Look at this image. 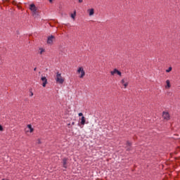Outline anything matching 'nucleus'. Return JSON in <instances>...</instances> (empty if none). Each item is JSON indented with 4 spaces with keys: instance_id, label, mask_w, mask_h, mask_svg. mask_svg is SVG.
I'll use <instances>...</instances> for the list:
<instances>
[{
    "instance_id": "1",
    "label": "nucleus",
    "mask_w": 180,
    "mask_h": 180,
    "mask_svg": "<svg viewBox=\"0 0 180 180\" xmlns=\"http://www.w3.org/2000/svg\"><path fill=\"white\" fill-rule=\"evenodd\" d=\"M30 10L31 11L34 18H37L39 16V11H37V7H36L34 4L30 5Z\"/></svg>"
},
{
    "instance_id": "2",
    "label": "nucleus",
    "mask_w": 180,
    "mask_h": 180,
    "mask_svg": "<svg viewBox=\"0 0 180 180\" xmlns=\"http://www.w3.org/2000/svg\"><path fill=\"white\" fill-rule=\"evenodd\" d=\"M55 80L56 81L57 84H64V78L63 77V76H61V73L58 72L56 73Z\"/></svg>"
},
{
    "instance_id": "3",
    "label": "nucleus",
    "mask_w": 180,
    "mask_h": 180,
    "mask_svg": "<svg viewBox=\"0 0 180 180\" xmlns=\"http://www.w3.org/2000/svg\"><path fill=\"white\" fill-rule=\"evenodd\" d=\"M120 84L124 86V89L129 86V80H127V78H123L122 79Z\"/></svg>"
},
{
    "instance_id": "4",
    "label": "nucleus",
    "mask_w": 180,
    "mask_h": 180,
    "mask_svg": "<svg viewBox=\"0 0 180 180\" xmlns=\"http://www.w3.org/2000/svg\"><path fill=\"white\" fill-rule=\"evenodd\" d=\"M77 72L80 74V75L79 76V78H84V77H85V71L84 70V68H79L77 70Z\"/></svg>"
},
{
    "instance_id": "5",
    "label": "nucleus",
    "mask_w": 180,
    "mask_h": 180,
    "mask_svg": "<svg viewBox=\"0 0 180 180\" xmlns=\"http://www.w3.org/2000/svg\"><path fill=\"white\" fill-rule=\"evenodd\" d=\"M54 39H56V37L53 35L48 37L47 44H53V41H54Z\"/></svg>"
},
{
    "instance_id": "6",
    "label": "nucleus",
    "mask_w": 180,
    "mask_h": 180,
    "mask_svg": "<svg viewBox=\"0 0 180 180\" xmlns=\"http://www.w3.org/2000/svg\"><path fill=\"white\" fill-rule=\"evenodd\" d=\"M111 75H115V74H117L120 77H122V72L119 71L117 69H114L113 71L110 72Z\"/></svg>"
},
{
    "instance_id": "7",
    "label": "nucleus",
    "mask_w": 180,
    "mask_h": 180,
    "mask_svg": "<svg viewBox=\"0 0 180 180\" xmlns=\"http://www.w3.org/2000/svg\"><path fill=\"white\" fill-rule=\"evenodd\" d=\"M41 81H42V86L44 88H46V85H47V78H46V77H43L41 76Z\"/></svg>"
},
{
    "instance_id": "8",
    "label": "nucleus",
    "mask_w": 180,
    "mask_h": 180,
    "mask_svg": "<svg viewBox=\"0 0 180 180\" xmlns=\"http://www.w3.org/2000/svg\"><path fill=\"white\" fill-rule=\"evenodd\" d=\"M162 117L163 119H165V120H169L170 119L169 113L167 112H163Z\"/></svg>"
},
{
    "instance_id": "9",
    "label": "nucleus",
    "mask_w": 180,
    "mask_h": 180,
    "mask_svg": "<svg viewBox=\"0 0 180 180\" xmlns=\"http://www.w3.org/2000/svg\"><path fill=\"white\" fill-rule=\"evenodd\" d=\"M27 129H29V130H27V133H28V131H30V133H33V131H34V129H33V127H32V124H28L27 126Z\"/></svg>"
},
{
    "instance_id": "10",
    "label": "nucleus",
    "mask_w": 180,
    "mask_h": 180,
    "mask_svg": "<svg viewBox=\"0 0 180 180\" xmlns=\"http://www.w3.org/2000/svg\"><path fill=\"white\" fill-rule=\"evenodd\" d=\"M67 161H68V159L67 158H63V168H67Z\"/></svg>"
},
{
    "instance_id": "11",
    "label": "nucleus",
    "mask_w": 180,
    "mask_h": 180,
    "mask_svg": "<svg viewBox=\"0 0 180 180\" xmlns=\"http://www.w3.org/2000/svg\"><path fill=\"white\" fill-rule=\"evenodd\" d=\"M85 122H86L85 117L82 116L81 118L80 124H82V126H84L86 123Z\"/></svg>"
},
{
    "instance_id": "12",
    "label": "nucleus",
    "mask_w": 180,
    "mask_h": 180,
    "mask_svg": "<svg viewBox=\"0 0 180 180\" xmlns=\"http://www.w3.org/2000/svg\"><path fill=\"white\" fill-rule=\"evenodd\" d=\"M89 16L94 15V13H95L94 8L89 9L88 10Z\"/></svg>"
},
{
    "instance_id": "13",
    "label": "nucleus",
    "mask_w": 180,
    "mask_h": 180,
    "mask_svg": "<svg viewBox=\"0 0 180 180\" xmlns=\"http://www.w3.org/2000/svg\"><path fill=\"white\" fill-rule=\"evenodd\" d=\"M72 19H73V20H75V17L77 16V11H75L73 13H72L70 15Z\"/></svg>"
},
{
    "instance_id": "14",
    "label": "nucleus",
    "mask_w": 180,
    "mask_h": 180,
    "mask_svg": "<svg viewBox=\"0 0 180 180\" xmlns=\"http://www.w3.org/2000/svg\"><path fill=\"white\" fill-rule=\"evenodd\" d=\"M166 84H167V85H166V86H165L166 89H169V88H171V83H170V82H169V79H167V80L166 81Z\"/></svg>"
},
{
    "instance_id": "15",
    "label": "nucleus",
    "mask_w": 180,
    "mask_h": 180,
    "mask_svg": "<svg viewBox=\"0 0 180 180\" xmlns=\"http://www.w3.org/2000/svg\"><path fill=\"white\" fill-rule=\"evenodd\" d=\"M127 150H130V148H129V147H130V146H131V143H130L129 141H127Z\"/></svg>"
},
{
    "instance_id": "16",
    "label": "nucleus",
    "mask_w": 180,
    "mask_h": 180,
    "mask_svg": "<svg viewBox=\"0 0 180 180\" xmlns=\"http://www.w3.org/2000/svg\"><path fill=\"white\" fill-rule=\"evenodd\" d=\"M46 51L43 48L39 49V54H43Z\"/></svg>"
},
{
    "instance_id": "17",
    "label": "nucleus",
    "mask_w": 180,
    "mask_h": 180,
    "mask_svg": "<svg viewBox=\"0 0 180 180\" xmlns=\"http://www.w3.org/2000/svg\"><path fill=\"white\" fill-rule=\"evenodd\" d=\"M172 71V67H169L167 70H166V72H171Z\"/></svg>"
},
{
    "instance_id": "18",
    "label": "nucleus",
    "mask_w": 180,
    "mask_h": 180,
    "mask_svg": "<svg viewBox=\"0 0 180 180\" xmlns=\"http://www.w3.org/2000/svg\"><path fill=\"white\" fill-rule=\"evenodd\" d=\"M37 143V144H41V141H40V139H38Z\"/></svg>"
},
{
    "instance_id": "19",
    "label": "nucleus",
    "mask_w": 180,
    "mask_h": 180,
    "mask_svg": "<svg viewBox=\"0 0 180 180\" xmlns=\"http://www.w3.org/2000/svg\"><path fill=\"white\" fill-rule=\"evenodd\" d=\"M4 130V128L2 127V125H0V131H2Z\"/></svg>"
},
{
    "instance_id": "20",
    "label": "nucleus",
    "mask_w": 180,
    "mask_h": 180,
    "mask_svg": "<svg viewBox=\"0 0 180 180\" xmlns=\"http://www.w3.org/2000/svg\"><path fill=\"white\" fill-rule=\"evenodd\" d=\"M78 115H79V116H84V114H82V112H79V113L78 114Z\"/></svg>"
},
{
    "instance_id": "21",
    "label": "nucleus",
    "mask_w": 180,
    "mask_h": 180,
    "mask_svg": "<svg viewBox=\"0 0 180 180\" xmlns=\"http://www.w3.org/2000/svg\"><path fill=\"white\" fill-rule=\"evenodd\" d=\"M82 2H84V0H79V4H82Z\"/></svg>"
},
{
    "instance_id": "22",
    "label": "nucleus",
    "mask_w": 180,
    "mask_h": 180,
    "mask_svg": "<svg viewBox=\"0 0 180 180\" xmlns=\"http://www.w3.org/2000/svg\"><path fill=\"white\" fill-rule=\"evenodd\" d=\"M50 4H51V2H53V0H49Z\"/></svg>"
},
{
    "instance_id": "23",
    "label": "nucleus",
    "mask_w": 180,
    "mask_h": 180,
    "mask_svg": "<svg viewBox=\"0 0 180 180\" xmlns=\"http://www.w3.org/2000/svg\"><path fill=\"white\" fill-rule=\"evenodd\" d=\"M75 124V122H72V125L74 126Z\"/></svg>"
},
{
    "instance_id": "24",
    "label": "nucleus",
    "mask_w": 180,
    "mask_h": 180,
    "mask_svg": "<svg viewBox=\"0 0 180 180\" xmlns=\"http://www.w3.org/2000/svg\"><path fill=\"white\" fill-rule=\"evenodd\" d=\"M36 70H37V68H34V71H36Z\"/></svg>"
},
{
    "instance_id": "25",
    "label": "nucleus",
    "mask_w": 180,
    "mask_h": 180,
    "mask_svg": "<svg viewBox=\"0 0 180 180\" xmlns=\"http://www.w3.org/2000/svg\"><path fill=\"white\" fill-rule=\"evenodd\" d=\"M31 96H33V93L31 94Z\"/></svg>"
}]
</instances>
